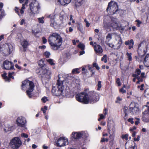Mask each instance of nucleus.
<instances>
[{
	"mask_svg": "<svg viewBox=\"0 0 149 149\" xmlns=\"http://www.w3.org/2000/svg\"><path fill=\"white\" fill-rule=\"evenodd\" d=\"M105 19L103 22L104 28L107 31H111V27L114 30H118L120 29L121 25L116 18L107 16L105 17Z\"/></svg>",
	"mask_w": 149,
	"mask_h": 149,
	"instance_id": "nucleus-1",
	"label": "nucleus"
},
{
	"mask_svg": "<svg viewBox=\"0 0 149 149\" xmlns=\"http://www.w3.org/2000/svg\"><path fill=\"white\" fill-rule=\"evenodd\" d=\"M62 42V38L57 33L51 34L49 37V44L52 49L54 50H57L60 47Z\"/></svg>",
	"mask_w": 149,
	"mask_h": 149,
	"instance_id": "nucleus-2",
	"label": "nucleus"
},
{
	"mask_svg": "<svg viewBox=\"0 0 149 149\" xmlns=\"http://www.w3.org/2000/svg\"><path fill=\"white\" fill-rule=\"evenodd\" d=\"M22 90L24 91L28 88L26 93L29 97H31L32 96V92L33 91L34 87L33 83L28 80H26L22 82Z\"/></svg>",
	"mask_w": 149,
	"mask_h": 149,
	"instance_id": "nucleus-3",
	"label": "nucleus"
},
{
	"mask_svg": "<svg viewBox=\"0 0 149 149\" xmlns=\"http://www.w3.org/2000/svg\"><path fill=\"white\" fill-rule=\"evenodd\" d=\"M13 49V46L11 44L6 43L1 45L0 46V53L5 56L10 54Z\"/></svg>",
	"mask_w": 149,
	"mask_h": 149,
	"instance_id": "nucleus-4",
	"label": "nucleus"
},
{
	"mask_svg": "<svg viewBox=\"0 0 149 149\" xmlns=\"http://www.w3.org/2000/svg\"><path fill=\"white\" fill-rule=\"evenodd\" d=\"M29 8L31 13L34 16V14H37L39 13L41 9L40 4L36 1H33L29 5Z\"/></svg>",
	"mask_w": 149,
	"mask_h": 149,
	"instance_id": "nucleus-5",
	"label": "nucleus"
},
{
	"mask_svg": "<svg viewBox=\"0 0 149 149\" xmlns=\"http://www.w3.org/2000/svg\"><path fill=\"white\" fill-rule=\"evenodd\" d=\"M89 134L86 131H81L78 132H73L71 135V138L73 140H77L81 138H87Z\"/></svg>",
	"mask_w": 149,
	"mask_h": 149,
	"instance_id": "nucleus-6",
	"label": "nucleus"
},
{
	"mask_svg": "<svg viewBox=\"0 0 149 149\" xmlns=\"http://www.w3.org/2000/svg\"><path fill=\"white\" fill-rule=\"evenodd\" d=\"M87 101L86 104H93L97 102L99 100V95L94 91L89 92L87 95Z\"/></svg>",
	"mask_w": 149,
	"mask_h": 149,
	"instance_id": "nucleus-7",
	"label": "nucleus"
},
{
	"mask_svg": "<svg viewBox=\"0 0 149 149\" xmlns=\"http://www.w3.org/2000/svg\"><path fill=\"white\" fill-rule=\"evenodd\" d=\"M40 73L39 74L40 75L42 80L48 81L51 78V71L48 69L42 68L40 70Z\"/></svg>",
	"mask_w": 149,
	"mask_h": 149,
	"instance_id": "nucleus-8",
	"label": "nucleus"
},
{
	"mask_svg": "<svg viewBox=\"0 0 149 149\" xmlns=\"http://www.w3.org/2000/svg\"><path fill=\"white\" fill-rule=\"evenodd\" d=\"M22 142L18 137H15L12 139L9 143V145L13 149H17L22 145Z\"/></svg>",
	"mask_w": 149,
	"mask_h": 149,
	"instance_id": "nucleus-9",
	"label": "nucleus"
},
{
	"mask_svg": "<svg viewBox=\"0 0 149 149\" xmlns=\"http://www.w3.org/2000/svg\"><path fill=\"white\" fill-rule=\"evenodd\" d=\"M144 111L143 112L142 120L145 122H149V102H147L146 105L143 107Z\"/></svg>",
	"mask_w": 149,
	"mask_h": 149,
	"instance_id": "nucleus-10",
	"label": "nucleus"
},
{
	"mask_svg": "<svg viewBox=\"0 0 149 149\" xmlns=\"http://www.w3.org/2000/svg\"><path fill=\"white\" fill-rule=\"evenodd\" d=\"M118 10L117 4L115 2L111 1L109 3L107 10L110 15H113L116 13Z\"/></svg>",
	"mask_w": 149,
	"mask_h": 149,
	"instance_id": "nucleus-11",
	"label": "nucleus"
},
{
	"mask_svg": "<svg viewBox=\"0 0 149 149\" xmlns=\"http://www.w3.org/2000/svg\"><path fill=\"white\" fill-rule=\"evenodd\" d=\"M147 43L145 41L142 42L139 45L138 52L139 56L145 54L147 48Z\"/></svg>",
	"mask_w": 149,
	"mask_h": 149,
	"instance_id": "nucleus-12",
	"label": "nucleus"
},
{
	"mask_svg": "<svg viewBox=\"0 0 149 149\" xmlns=\"http://www.w3.org/2000/svg\"><path fill=\"white\" fill-rule=\"evenodd\" d=\"M87 95L88 94L85 93L77 94L76 95V100L79 102L86 104V102L87 101Z\"/></svg>",
	"mask_w": 149,
	"mask_h": 149,
	"instance_id": "nucleus-13",
	"label": "nucleus"
},
{
	"mask_svg": "<svg viewBox=\"0 0 149 149\" xmlns=\"http://www.w3.org/2000/svg\"><path fill=\"white\" fill-rule=\"evenodd\" d=\"M16 124L20 127H25L26 126L27 121L26 118L23 116L18 117L16 120Z\"/></svg>",
	"mask_w": 149,
	"mask_h": 149,
	"instance_id": "nucleus-14",
	"label": "nucleus"
},
{
	"mask_svg": "<svg viewBox=\"0 0 149 149\" xmlns=\"http://www.w3.org/2000/svg\"><path fill=\"white\" fill-rule=\"evenodd\" d=\"M51 93L52 95L56 96L62 95L63 96H68V95L66 94H64V91L59 89L58 88H56L55 86H53L51 91Z\"/></svg>",
	"mask_w": 149,
	"mask_h": 149,
	"instance_id": "nucleus-15",
	"label": "nucleus"
},
{
	"mask_svg": "<svg viewBox=\"0 0 149 149\" xmlns=\"http://www.w3.org/2000/svg\"><path fill=\"white\" fill-rule=\"evenodd\" d=\"M129 108L131 112L133 114L136 113L139 110L138 104L135 102H132L129 105Z\"/></svg>",
	"mask_w": 149,
	"mask_h": 149,
	"instance_id": "nucleus-16",
	"label": "nucleus"
},
{
	"mask_svg": "<svg viewBox=\"0 0 149 149\" xmlns=\"http://www.w3.org/2000/svg\"><path fill=\"white\" fill-rule=\"evenodd\" d=\"M68 142L67 139L60 137L57 140L56 143L57 146L61 147L68 144Z\"/></svg>",
	"mask_w": 149,
	"mask_h": 149,
	"instance_id": "nucleus-17",
	"label": "nucleus"
},
{
	"mask_svg": "<svg viewBox=\"0 0 149 149\" xmlns=\"http://www.w3.org/2000/svg\"><path fill=\"white\" fill-rule=\"evenodd\" d=\"M116 40L118 41V43L115 45L111 44V45H109V46L115 49H119L122 43V40L121 38L119 36H117L116 38Z\"/></svg>",
	"mask_w": 149,
	"mask_h": 149,
	"instance_id": "nucleus-18",
	"label": "nucleus"
},
{
	"mask_svg": "<svg viewBox=\"0 0 149 149\" xmlns=\"http://www.w3.org/2000/svg\"><path fill=\"white\" fill-rule=\"evenodd\" d=\"M58 79L57 80L56 85L57 88L64 91V86L66 85L65 80H61L59 75H58Z\"/></svg>",
	"mask_w": 149,
	"mask_h": 149,
	"instance_id": "nucleus-19",
	"label": "nucleus"
},
{
	"mask_svg": "<svg viewBox=\"0 0 149 149\" xmlns=\"http://www.w3.org/2000/svg\"><path fill=\"white\" fill-rule=\"evenodd\" d=\"M3 68L7 70L13 69L14 68L13 63L7 60H6L3 62Z\"/></svg>",
	"mask_w": 149,
	"mask_h": 149,
	"instance_id": "nucleus-20",
	"label": "nucleus"
},
{
	"mask_svg": "<svg viewBox=\"0 0 149 149\" xmlns=\"http://www.w3.org/2000/svg\"><path fill=\"white\" fill-rule=\"evenodd\" d=\"M126 149H137L136 144L134 141H128L126 143L125 145Z\"/></svg>",
	"mask_w": 149,
	"mask_h": 149,
	"instance_id": "nucleus-21",
	"label": "nucleus"
},
{
	"mask_svg": "<svg viewBox=\"0 0 149 149\" xmlns=\"http://www.w3.org/2000/svg\"><path fill=\"white\" fill-rule=\"evenodd\" d=\"M141 71L139 69L136 70L134 74H132V76L134 77H136V79L138 80V81L137 82V83L138 84L140 82H142V80L140 78V75Z\"/></svg>",
	"mask_w": 149,
	"mask_h": 149,
	"instance_id": "nucleus-22",
	"label": "nucleus"
},
{
	"mask_svg": "<svg viewBox=\"0 0 149 149\" xmlns=\"http://www.w3.org/2000/svg\"><path fill=\"white\" fill-rule=\"evenodd\" d=\"M72 86L76 90H79L80 87V85L79 84V80L73 78L72 82Z\"/></svg>",
	"mask_w": 149,
	"mask_h": 149,
	"instance_id": "nucleus-23",
	"label": "nucleus"
},
{
	"mask_svg": "<svg viewBox=\"0 0 149 149\" xmlns=\"http://www.w3.org/2000/svg\"><path fill=\"white\" fill-rule=\"evenodd\" d=\"M49 17L50 18V26L52 27L56 28L58 24L54 20L55 15H50Z\"/></svg>",
	"mask_w": 149,
	"mask_h": 149,
	"instance_id": "nucleus-24",
	"label": "nucleus"
},
{
	"mask_svg": "<svg viewBox=\"0 0 149 149\" xmlns=\"http://www.w3.org/2000/svg\"><path fill=\"white\" fill-rule=\"evenodd\" d=\"M95 51L97 54H101L103 51L102 47L99 45H96L94 46Z\"/></svg>",
	"mask_w": 149,
	"mask_h": 149,
	"instance_id": "nucleus-25",
	"label": "nucleus"
},
{
	"mask_svg": "<svg viewBox=\"0 0 149 149\" xmlns=\"http://www.w3.org/2000/svg\"><path fill=\"white\" fill-rule=\"evenodd\" d=\"M134 42L133 39H131L130 40H128L125 42V44L126 45H129V49H130L133 47V45Z\"/></svg>",
	"mask_w": 149,
	"mask_h": 149,
	"instance_id": "nucleus-26",
	"label": "nucleus"
},
{
	"mask_svg": "<svg viewBox=\"0 0 149 149\" xmlns=\"http://www.w3.org/2000/svg\"><path fill=\"white\" fill-rule=\"evenodd\" d=\"M5 127L4 128L5 132L11 131L13 130V127L12 125L7 123H5L4 124Z\"/></svg>",
	"mask_w": 149,
	"mask_h": 149,
	"instance_id": "nucleus-27",
	"label": "nucleus"
},
{
	"mask_svg": "<svg viewBox=\"0 0 149 149\" xmlns=\"http://www.w3.org/2000/svg\"><path fill=\"white\" fill-rule=\"evenodd\" d=\"M143 63L145 66L149 68V53L145 56Z\"/></svg>",
	"mask_w": 149,
	"mask_h": 149,
	"instance_id": "nucleus-28",
	"label": "nucleus"
},
{
	"mask_svg": "<svg viewBox=\"0 0 149 149\" xmlns=\"http://www.w3.org/2000/svg\"><path fill=\"white\" fill-rule=\"evenodd\" d=\"M113 33H109L106 36V40L105 42L107 45H109H109H111V44H110L109 42L111 40L112 38V36Z\"/></svg>",
	"mask_w": 149,
	"mask_h": 149,
	"instance_id": "nucleus-29",
	"label": "nucleus"
},
{
	"mask_svg": "<svg viewBox=\"0 0 149 149\" xmlns=\"http://www.w3.org/2000/svg\"><path fill=\"white\" fill-rule=\"evenodd\" d=\"M71 0H57V1L61 5L64 6L70 3Z\"/></svg>",
	"mask_w": 149,
	"mask_h": 149,
	"instance_id": "nucleus-30",
	"label": "nucleus"
},
{
	"mask_svg": "<svg viewBox=\"0 0 149 149\" xmlns=\"http://www.w3.org/2000/svg\"><path fill=\"white\" fill-rule=\"evenodd\" d=\"M21 43L24 48L27 47L28 45V42L24 39L21 41Z\"/></svg>",
	"mask_w": 149,
	"mask_h": 149,
	"instance_id": "nucleus-31",
	"label": "nucleus"
},
{
	"mask_svg": "<svg viewBox=\"0 0 149 149\" xmlns=\"http://www.w3.org/2000/svg\"><path fill=\"white\" fill-rule=\"evenodd\" d=\"M75 4L77 7L81 6L84 3V0H75Z\"/></svg>",
	"mask_w": 149,
	"mask_h": 149,
	"instance_id": "nucleus-32",
	"label": "nucleus"
},
{
	"mask_svg": "<svg viewBox=\"0 0 149 149\" xmlns=\"http://www.w3.org/2000/svg\"><path fill=\"white\" fill-rule=\"evenodd\" d=\"M109 138L110 139V141H109L110 145H112L113 144L114 136L112 134H110L109 136Z\"/></svg>",
	"mask_w": 149,
	"mask_h": 149,
	"instance_id": "nucleus-33",
	"label": "nucleus"
},
{
	"mask_svg": "<svg viewBox=\"0 0 149 149\" xmlns=\"http://www.w3.org/2000/svg\"><path fill=\"white\" fill-rule=\"evenodd\" d=\"M6 75L7 74L6 73H4L3 74H2V76L6 81L9 82L10 81V78L9 77H8Z\"/></svg>",
	"mask_w": 149,
	"mask_h": 149,
	"instance_id": "nucleus-34",
	"label": "nucleus"
},
{
	"mask_svg": "<svg viewBox=\"0 0 149 149\" xmlns=\"http://www.w3.org/2000/svg\"><path fill=\"white\" fill-rule=\"evenodd\" d=\"M45 59H42L40 60L38 62L39 65L41 67H43L45 65L44 63Z\"/></svg>",
	"mask_w": 149,
	"mask_h": 149,
	"instance_id": "nucleus-35",
	"label": "nucleus"
},
{
	"mask_svg": "<svg viewBox=\"0 0 149 149\" xmlns=\"http://www.w3.org/2000/svg\"><path fill=\"white\" fill-rule=\"evenodd\" d=\"M5 15V14L4 10L2 9H0V19Z\"/></svg>",
	"mask_w": 149,
	"mask_h": 149,
	"instance_id": "nucleus-36",
	"label": "nucleus"
},
{
	"mask_svg": "<svg viewBox=\"0 0 149 149\" xmlns=\"http://www.w3.org/2000/svg\"><path fill=\"white\" fill-rule=\"evenodd\" d=\"M132 54L131 53H129L127 52L126 53V55L127 56L128 60L130 61H131L132 60Z\"/></svg>",
	"mask_w": 149,
	"mask_h": 149,
	"instance_id": "nucleus-37",
	"label": "nucleus"
},
{
	"mask_svg": "<svg viewBox=\"0 0 149 149\" xmlns=\"http://www.w3.org/2000/svg\"><path fill=\"white\" fill-rule=\"evenodd\" d=\"M47 61L51 65H54L55 64L54 61L52 59H47Z\"/></svg>",
	"mask_w": 149,
	"mask_h": 149,
	"instance_id": "nucleus-38",
	"label": "nucleus"
},
{
	"mask_svg": "<svg viewBox=\"0 0 149 149\" xmlns=\"http://www.w3.org/2000/svg\"><path fill=\"white\" fill-rule=\"evenodd\" d=\"M144 94L146 97L149 98V89L145 90Z\"/></svg>",
	"mask_w": 149,
	"mask_h": 149,
	"instance_id": "nucleus-39",
	"label": "nucleus"
},
{
	"mask_svg": "<svg viewBox=\"0 0 149 149\" xmlns=\"http://www.w3.org/2000/svg\"><path fill=\"white\" fill-rule=\"evenodd\" d=\"M44 19V17H39L38 18V20L39 23L43 24L44 23V21L43 20Z\"/></svg>",
	"mask_w": 149,
	"mask_h": 149,
	"instance_id": "nucleus-40",
	"label": "nucleus"
},
{
	"mask_svg": "<svg viewBox=\"0 0 149 149\" xmlns=\"http://www.w3.org/2000/svg\"><path fill=\"white\" fill-rule=\"evenodd\" d=\"M44 55L46 58H49L50 55V53L48 51H46L44 53Z\"/></svg>",
	"mask_w": 149,
	"mask_h": 149,
	"instance_id": "nucleus-41",
	"label": "nucleus"
},
{
	"mask_svg": "<svg viewBox=\"0 0 149 149\" xmlns=\"http://www.w3.org/2000/svg\"><path fill=\"white\" fill-rule=\"evenodd\" d=\"M107 55H104L103 57L101 58V61H103L105 63H106L107 62Z\"/></svg>",
	"mask_w": 149,
	"mask_h": 149,
	"instance_id": "nucleus-42",
	"label": "nucleus"
},
{
	"mask_svg": "<svg viewBox=\"0 0 149 149\" xmlns=\"http://www.w3.org/2000/svg\"><path fill=\"white\" fill-rule=\"evenodd\" d=\"M78 47L80 48L82 50H84L85 48V46L83 44L80 43L77 46Z\"/></svg>",
	"mask_w": 149,
	"mask_h": 149,
	"instance_id": "nucleus-43",
	"label": "nucleus"
},
{
	"mask_svg": "<svg viewBox=\"0 0 149 149\" xmlns=\"http://www.w3.org/2000/svg\"><path fill=\"white\" fill-rule=\"evenodd\" d=\"M135 22H137L136 26L138 27H139L140 25L142 24V22L140 21L139 19L136 20Z\"/></svg>",
	"mask_w": 149,
	"mask_h": 149,
	"instance_id": "nucleus-44",
	"label": "nucleus"
},
{
	"mask_svg": "<svg viewBox=\"0 0 149 149\" xmlns=\"http://www.w3.org/2000/svg\"><path fill=\"white\" fill-rule=\"evenodd\" d=\"M47 107L46 106H44L43 108L41 109V110L43 111V112L45 115L46 113V111L47 109Z\"/></svg>",
	"mask_w": 149,
	"mask_h": 149,
	"instance_id": "nucleus-45",
	"label": "nucleus"
},
{
	"mask_svg": "<svg viewBox=\"0 0 149 149\" xmlns=\"http://www.w3.org/2000/svg\"><path fill=\"white\" fill-rule=\"evenodd\" d=\"M15 74V72H9L8 76H9V77L10 78H10H12L13 79H14V77H13V76H12V75H14Z\"/></svg>",
	"mask_w": 149,
	"mask_h": 149,
	"instance_id": "nucleus-46",
	"label": "nucleus"
},
{
	"mask_svg": "<svg viewBox=\"0 0 149 149\" xmlns=\"http://www.w3.org/2000/svg\"><path fill=\"white\" fill-rule=\"evenodd\" d=\"M128 134H123L122 135L121 137L123 139H125L126 140H127L128 139Z\"/></svg>",
	"mask_w": 149,
	"mask_h": 149,
	"instance_id": "nucleus-47",
	"label": "nucleus"
},
{
	"mask_svg": "<svg viewBox=\"0 0 149 149\" xmlns=\"http://www.w3.org/2000/svg\"><path fill=\"white\" fill-rule=\"evenodd\" d=\"M48 98L46 97H44L41 99V100L43 103L46 102L47 101H48Z\"/></svg>",
	"mask_w": 149,
	"mask_h": 149,
	"instance_id": "nucleus-48",
	"label": "nucleus"
},
{
	"mask_svg": "<svg viewBox=\"0 0 149 149\" xmlns=\"http://www.w3.org/2000/svg\"><path fill=\"white\" fill-rule=\"evenodd\" d=\"M122 98L119 97H117V100L115 101V102L117 103H120V102L122 101Z\"/></svg>",
	"mask_w": 149,
	"mask_h": 149,
	"instance_id": "nucleus-49",
	"label": "nucleus"
},
{
	"mask_svg": "<svg viewBox=\"0 0 149 149\" xmlns=\"http://www.w3.org/2000/svg\"><path fill=\"white\" fill-rule=\"evenodd\" d=\"M84 21L86 23V26L87 27H89L90 25V24L87 20L85 18L84 19Z\"/></svg>",
	"mask_w": 149,
	"mask_h": 149,
	"instance_id": "nucleus-50",
	"label": "nucleus"
},
{
	"mask_svg": "<svg viewBox=\"0 0 149 149\" xmlns=\"http://www.w3.org/2000/svg\"><path fill=\"white\" fill-rule=\"evenodd\" d=\"M79 69L78 68H76L73 69L72 71V73L73 74L76 73H79V72H78Z\"/></svg>",
	"mask_w": 149,
	"mask_h": 149,
	"instance_id": "nucleus-51",
	"label": "nucleus"
},
{
	"mask_svg": "<svg viewBox=\"0 0 149 149\" xmlns=\"http://www.w3.org/2000/svg\"><path fill=\"white\" fill-rule=\"evenodd\" d=\"M101 83V82L100 81H98V84L97 85V86L98 87L97 88L98 90H99L102 86Z\"/></svg>",
	"mask_w": 149,
	"mask_h": 149,
	"instance_id": "nucleus-52",
	"label": "nucleus"
},
{
	"mask_svg": "<svg viewBox=\"0 0 149 149\" xmlns=\"http://www.w3.org/2000/svg\"><path fill=\"white\" fill-rule=\"evenodd\" d=\"M93 66L95 67L96 68L99 70L100 69V67L98 66V65L96 63H94L93 64Z\"/></svg>",
	"mask_w": 149,
	"mask_h": 149,
	"instance_id": "nucleus-53",
	"label": "nucleus"
},
{
	"mask_svg": "<svg viewBox=\"0 0 149 149\" xmlns=\"http://www.w3.org/2000/svg\"><path fill=\"white\" fill-rule=\"evenodd\" d=\"M128 109L127 107H124V113L125 114V116H127V113L128 111Z\"/></svg>",
	"mask_w": 149,
	"mask_h": 149,
	"instance_id": "nucleus-54",
	"label": "nucleus"
},
{
	"mask_svg": "<svg viewBox=\"0 0 149 149\" xmlns=\"http://www.w3.org/2000/svg\"><path fill=\"white\" fill-rule=\"evenodd\" d=\"M116 83L118 84V86H121L120 81L119 78H118L116 79Z\"/></svg>",
	"mask_w": 149,
	"mask_h": 149,
	"instance_id": "nucleus-55",
	"label": "nucleus"
},
{
	"mask_svg": "<svg viewBox=\"0 0 149 149\" xmlns=\"http://www.w3.org/2000/svg\"><path fill=\"white\" fill-rule=\"evenodd\" d=\"M15 11L16 13H17L19 16H21V15H20L19 13V9L17 7H15Z\"/></svg>",
	"mask_w": 149,
	"mask_h": 149,
	"instance_id": "nucleus-56",
	"label": "nucleus"
},
{
	"mask_svg": "<svg viewBox=\"0 0 149 149\" xmlns=\"http://www.w3.org/2000/svg\"><path fill=\"white\" fill-rule=\"evenodd\" d=\"M108 141V139L107 138H102L101 140V142H107Z\"/></svg>",
	"mask_w": 149,
	"mask_h": 149,
	"instance_id": "nucleus-57",
	"label": "nucleus"
},
{
	"mask_svg": "<svg viewBox=\"0 0 149 149\" xmlns=\"http://www.w3.org/2000/svg\"><path fill=\"white\" fill-rule=\"evenodd\" d=\"M22 137H24L25 138H27L28 137V135L27 134L24 133H22L21 134Z\"/></svg>",
	"mask_w": 149,
	"mask_h": 149,
	"instance_id": "nucleus-58",
	"label": "nucleus"
},
{
	"mask_svg": "<svg viewBox=\"0 0 149 149\" xmlns=\"http://www.w3.org/2000/svg\"><path fill=\"white\" fill-rule=\"evenodd\" d=\"M145 73L144 72H142L141 75H140V78L141 79H142V81H143V78H144L145 77Z\"/></svg>",
	"mask_w": 149,
	"mask_h": 149,
	"instance_id": "nucleus-59",
	"label": "nucleus"
},
{
	"mask_svg": "<svg viewBox=\"0 0 149 149\" xmlns=\"http://www.w3.org/2000/svg\"><path fill=\"white\" fill-rule=\"evenodd\" d=\"M133 118H130L128 119V121L130 122L132 124H133L134 123V122L133 121Z\"/></svg>",
	"mask_w": 149,
	"mask_h": 149,
	"instance_id": "nucleus-60",
	"label": "nucleus"
},
{
	"mask_svg": "<svg viewBox=\"0 0 149 149\" xmlns=\"http://www.w3.org/2000/svg\"><path fill=\"white\" fill-rule=\"evenodd\" d=\"M119 91H120L122 93H125L126 92V90L124 89L123 88H122Z\"/></svg>",
	"mask_w": 149,
	"mask_h": 149,
	"instance_id": "nucleus-61",
	"label": "nucleus"
},
{
	"mask_svg": "<svg viewBox=\"0 0 149 149\" xmlns=\"http://www.w3.org/2000/svg\"><path fill=\"white\" fill-rule=\"evenodd\" d=\"M42 41L43 44L46 43L47 41V40L45 37H43L42 38Z\"/></svg>",
	"mask_w": 149,
	"mask_h": 149,
	"instance_id": "nucleus-62",
	"label": "nucleus"
},
{
	"mask_svg": "<svg viewBox=\"0 0 149 149\" xmlns=\"http://www.w3.org/2000/svg\"><path fill=\"white\" fill-rule=\"evenodd\" d=\"M140 136L139 135H138L137 136V138H134V141H138L140 139Z\"/></svg>",
	"mask_w": 149,
	"mask_h": 149,
	"instance_id": "nucleus-63",
	"label": "nucleus"
},
{
	"mask_svg": "<svg viewBox=\"0 0 149 149\" xmlns=\"http://www.w3.org/2000/svg\"><path fill=\"white\" fill-rule=\"evenodd\" d=\"M137 120L135 122V124L136 125H137L139 123L140 119L139 118H136Z\"/></svg>",
	"mask_w": 149,
	"mask_h": 149,
	"instance_id": "nucleus-64",
	"label": "nucleus"
}]
</instances>
